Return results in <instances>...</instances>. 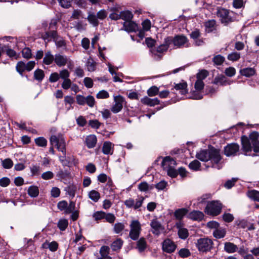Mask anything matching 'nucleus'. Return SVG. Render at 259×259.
<instances>
[{
  "instance_id": "nucleus-1",
  "label": "nucleus",
  "mask_w": 259,
  "mask_h": 259,
  "mask_svg": "<svg viewBox=\"0 0 259 259\" xmlns=\"http://www.w3.org/2000/svg\"><path fill=\"white\" fill-rule=\"evenodd\" d=\"M50 142L52 146L56 147L59 151L61 152L63 156L59 157L60 161L63 166H68L70 163V159H67L66 143L64 138L62 135H53L50 138Z\"/></svg>"
},
{
  "instance_id": "nucleus-2",
  "label": "nucleus",
  "mask_w": 259,
  "mask_h": 259,
  "mask_svg": "<svg viewBox=\"0 0 259 259\" xmlns=\"http://www.w3.org/2000/svg\"><path fill=\"white\" fill-rule=\"evenodd\" d=\"M196 157L202 161H211L215 164H218L222 159L220 151L214 148L208 150H202L197 153Z\"/></svg>"
},
{
  "instance_id": "nucleus-3",
  "label": "nucleus",
  "mask_w": 259,
  "mask_h": 259,
  "mask_svg": "<svg viewBox=\"0 0 259 259\" xmlns=\"http://www.w3.org/2000/svg\"><path fill=\"white\" fill-rule=\"evenodd\" d=\"M222 205L219 201L208 202L205 209V212L208 215L217 216L222 210Z\"/></svg>"
},
{
  "instance_id": "nucleus-4",
  "label": "nucleus",
  "mask_w": 259,
  "mask_h": 259,
  "mask_svg": "<svg viewBox=\"0 0 259 259\" xmlns=\"http://www.w3.org/2000/svg\"><path fill=\"white\" fill-rule=\"evenodd\" d=\"M130 227L129 237L134 241L138 240L142 230L140 223L138 220H133L130 225Z\"/></svg>"
},
{
  "instance_id": "nucleus-5",
  "label": "nucleus",
  "mask_w": 259,
  "mask_h": 259,
  "mask_svg": "<svg viewBox=\"0 0 259 259\" xmlns=\"http://www.w3.org/2000/svg\"><path fill=\"white\" fill-rule=\"evenodd\" d=\"M188 41L187 37L184 35H177L174 37L168 36L167 40V42L170 43V45L173 44L174 46L177 48L188 47V45L185 46V45H187Z\"/></svg>"
},
{
  "instance_id": "nucleus-6",
  "label": "nucleus",
  "mask_w": 259,
  "mask_h": 259,
  "mask_svg": "<svg viewBox=\"0 0 259 259\" xmlns=\"http://www.w3.org/2000/svg\"><path fill=\"white\" fill-rule=\"evenodd\" d=\"M196 245L198 249L201 252L209 251L212 248V241L207 238H200L197 240Z\"/></svg>"
},
{
  "instance_id": "nucleus-7",
  "label": "nucleus",
  "mask_w": 259,
  "mask_h": 259,
  "mask_svg": "<svg viewBox=\"0 0 259 259\" xmlns=\"http://www.w3.org/2000/svg\"><path fill=\"white\" fill-rule=\"evenodd\" d=\"M114 104L111 108V110L114 113H118L123 108V105L125 103V99L120 95L114 96Z\"/></svg>"
},
{
  "instance_id": "nucleus-8",
  "label": "nucleus",
  "mask_w": 259,
  "mask_h": 259,
  "mask_svg": "<svg viewBox=\"0 0 259 259\" xmlns=\"http://www.w3.org/2000/svg\"><path fill=\"white\" fill-rule=\"evenodd\" d=\"M217 16L221 22L225 24L232 21V18L230 15V12L225 9H220L218 11Z\"/></svg>"
},
{
  "instance_id": "nucleus-9",
  "label": "nucleus",
  "mask_w": 259,
  "mask_h": 259,
  "mask_svg": "<svg viewBox=\"0 0 259 259\" xmlns=\"http://www.w3.org/2000/svg\"><path fill=\"white\" fill-rule=\"evenodd\" d=\"M150 226L152 229V233L157 236L159 235L164 230V228L157 219H154L151 221Z\"/></svg>"
},
{
  "instance_id": "nucleus-10",
  "label": "nucleus",
  "mask_w": 259,
  "mask_h": 259,
  "mask_svg": "<svg viewBox=\"0 0 259 259\" xmlns=\"http://www.w3.org/2000/svg\"><path fill=\"white\" fill-rule=\"evenodd\" d=\"M177 246L170 239H166L162 243V249L167 253H172L176 249Z\"/></svg>"
},
{
  "instance_id": "nucleus-11",
  "label": "nucleus",
  "mask_w": 259,
  "mask_h": 259,
  "mask_svg": "<svg viewBox=\"0 0 259 259\" xmlns=\"http://www.w3.org/2000/svg\"><path fill=\"white\" fill-rule=\"evenodd\" d=\"M239 149V145L235 143L228 144L225 147L224 153L227 156H234L238 152Z\"/></svg>"
},
{
  "instance_id": "nucleus-12",
  "label": "nucleus",
  "mask_w": 259,
  "mask_h": 259,
  "mask_svg": "<svg viewBox=\"0 0 259 259\" xmlns=\"http://www.w3.org/2000/svg\"><path fill=\"white\" fill-rule=\"evenodd\" d=\"M259 133L256 132L251 133L248 138L252 145L253 151L255 152H259V141L258 140Z\"/></svg>"
},
{
  "instance_id": "nucleus-13",
  "label": "nucleus",
  "mask_w": 259,
  "mask_h": 259,
  "mask_svg": "<svg viewBox=\"0 0 259 259\" xmlns=\"http://www.w3.org/2000/svg\"><path fill=\"white\" fill-rule=\"evenodd\" d=\"M167 37L165 38L164 42L162 44L159 45L158 47L155 48H152L151 49V52L154 55H156L157 53H162L166 52L170 45V43L167 42Z\"/></svg>"
},
{
  "instance_id": "nucleus-14",
  "label": "nucleus",
  "mask_w": 259,
  "mask_h": 259,
  "mask_svg": "<svg viewBox=\"0 0 259 259\" xmlns=\"http://www.w3.org/2000/svg\"><path fill=\"white\" fill-rule=\"evenodd\" d=\"M69 61V59L65 55L56 54L55 55L54 62L58 67L65 66Z\"/></svg>"
},
{
  "instance_id": "nucleus-15",
  "label": "nucleus",
  "mask_w": 259,
  "mask_h": 259,
  "mask_svg": "<svg viewBox=\"0 0 259 259\" xmlns=\"http://www.w3.org/2000/svg\"><path fill=\"white\" fill-rule=\"evenodd\" d=\"M177 165L176 160L170 156L165 157L161 163V166L163 169H167L172 167H175Z\"/></svg>"
},
{
  "instance_id": "nucleus-16",
  "label": "nucleus",
  "mask_w": 259,
  "mask_h": 259,
  "mask_svg": "<svg viewBox=\"0 0 259 259\" xmlns=\"http://www.w3.org/2000/svg\"><path fill=\"white\" fill-rule=\"evenodd\" d=\"M183 224L181 221H179L176 224V226L178 229V235L180 238L185 239L188 236V230L183 228Z\"/></svg>"
},
{
  "instance_id": "nucleus-17",
  "label": "nucleus",
  "mask_w": 259,
  "mask_h": 259,
  "mask_svg": "<svg viewBox=\"0 0 259 259\" xmlns=\"http://www.w3.org/2000/svg\"><path fill=\"white\" fill-rule=\"evenodd\" d=\"M213 83L215 84H220L221 85H226L227 84H230L231 81L229 80L224 75H220L216 76L213 81Z\"/></svg>"
},
{
  "instance_id": "nucleus-18",
  "label": "nucleus",
  "mask_w": 259,
  "mask_h": 259,
  "mask_svg": "<svg viewBox=\"0 0 259 259\" xmlns=\"http://www.w3.org/2000/svg\"><path fill=\"white\" fill-rule=\"evenodd\" d=\"M241 143L242 145L243 150L246 152H250L251 151L252 145L250 140L247 137L242 136L241 138Z\"/></svg>"
},
{
  "instance_id": "nucleus-19",
  "label": "nucleus",
  "mask_w": 259,
  "mask_h": 259,
  "mask_svg": "<svg viewBox=\"0 0 259 259\" xmlns=\"http://www.w3.org/2000/svg\"><path fill=\"white\" fill-rule=\"evenodd\" d=\"M114 145L110 142H105L102 147V152L106 155H112L113 153Z\"/></svg>"
},
{
  "instance_id": "nucleus-20",
  "label": "nucleus",
  "mask_w": 259,
  "mask_h": 259,
  "mask_svg": "<svg viewBox=\"0 0 259 259\" xmlns=\"http://www.w3.org/2000/svg\"><path fill=\"white\" fill-rule=\"evenodd\" d=\"M141 102L146 105L149 106H154L155 105H158L160 101L157 98L150 99L148 97H145L141 99Z\"/></svg>"
},
{
  "instance_id": "nucleus-21",
  "label": "nucleus",
  "mask_w": 259,
  "mask_h": 259,
  "mask_svg": "<svg viewBox=\"0 0 259 259\" xmlns=\"http://www.w3.org/2000/svg\"><path fill=\"white\" fill-rule=\"evenodd\" d=\"M174 89L179 91L181 95H185L188 93L187 83L186 81L182 82L175 84Z\"/></svg>"
},
{
  "instance_id": "nucleus-22",
  "label": "nucleus",
  "mask_w": 259,
  "mask_h": 259,
  "mask_svg": "<svg viewBox=\"0 0 259 259\" xmlns=\"http://www.w3.org/2000/svg\"><path fill=\"white\" fill-rule=\"evenodd\" d=\"M124 30L128 32L135 31L138 28L136 23L131 20L124 22L123 23Z\"/></svg>"
},
{
  "instance_id": "nucleus-23",
  "label": "nucleus",
  "mask_w": 259,
  "mask_h": 259,
  "mask_svg": "<svg viewBox=\"0 0 259 259\" xmlns=\"http://www.w3.org/2000/svg\"><path fill=\"white\" fill-rule=\"evenodd\" d=\"M188 217L189 219L195 221H201L204 217V214L202 212L197 210H194L191 212Z\"/></svg>"
},
{
  "instance_id": "nucleus-24",
  "label": "nucleus",
  "mask_w": 259,
  "mask_h": 259,
  "mask_svg": "<svg viewBox=\"0 0 259 259\" xmlns=\"http://www.w3.org/2000/svg\"><path fill=\"white\" fill-rule=\"evenodd\" d=\"M136 248L139 251L141 252L144 251L147 247V244L146 239L144 237L140 238L136 242Z\"/></svg>"
},
{
  "instance_id": "nucleus-25",
  "label": "nucleus",
  "mask_w": 259,
  "mask_h": 259,
  "mask_svg": "<svg viewBox=\"0 0 259 259\" xmlns=\"http://www.w3.org/2000/svg\"><path fill=\"white\" fill-rule=\"evenodd\" d=\"M85 143L89 148L95 147L97 143L96 137L93 135L88 136L86 138Z\"/></svg>"
},
{
  "instance_id": "nucleus-26",
  "label": "nucleus",
  "mask_w": 259,
  "mask_h": 259,
  "mask_svg": "<svg viewBox=\"0 0 259 259\" xmlns=\"http://www.w3.org/2000/svg\"><path fill=\"white\" fill-rule=\"evenodd\" d=\"M41 247L45 249L49 248L51 251L54 252L57 250L58 244L55 241L50 243L46 241L42 244Z\"/></svg>"
},
{
  "instance_id": "nucleus-27",
  "label": "nucleus",
  "mask_w": 259,
  "mask_h": 259,
  "mask_svg": "<svg viewBox=\"0 0 259 259\" xmlns=\"http://www.w3.org/2000/svg\"><path fill=\"white\" fill-rule=\"evenodd\" d=\"M0 49L2 53H5L9 57L11 58L16 56V52L13 49H11L7 45H4L0 47Z\"/></svg>"
},
{
  "instance_id": "nucleus-28",
  "label": "nucleus",
  "mask_w": 259,
  "mask_h": 259,
  "mask_svg": "<svg viewBox=\"0 0 259 259\" xmlns=\"http://www.w3.org/2000/svg\"><path fill=\"white\" fill-rule=\"evenodd\" d=\"M188 212V209L185 208L178 209L175 211L174 216L179 221H181V220Z\"/></svg>"
},
{
  "instance_id": "nucleus-29",
  "label": "nucleus",
  "mask_w": 259,
  "mask_h": 259,
  "mask_svg": "<svg viewBox=\"0 0 259 259\" xmlns=\"http://www.w3.org/2000/svg\"><path fill=\"white\" fill-rule=\"evenodd\" d=\"M237 245L231 242H226L224 245V250L229 253H232L237 251Z\"/></svg>"
},
{
  "instance_id": "nucleus-30",
  "label": "nucleus",
  "mask_w": 259,
  "mask_h": 259,
  "mask_svg": "<svg viewBox=\"0 0 259 259\" xmlns=\"http://www.w3.org/2000/svg\"><path fill=\"white\" fill-rule=\"evenodd\" d=\"M55 56H53L51 51H49L45 53L43 59V63L47 65L51 64L54 61Z\"/></svg>"
},
{
  "instance_id": "nucleus-31",
  "label": "nucleus",
  "mask_w": 259,
  "mask_h": 259,
  "mask_svg": "<svg viewBox=\"0 0 259 259\" xmlns=\"http://www.w3.org/2000/svg\"><path fill=\"white\" fill-rule=\"evenodd\" d=\"M240 73L246 77H250L255 73V70L253 68L247 67L240 70Z\"/></svg>"
},
{
  "instance_id": "nucleus-32",
  "label": "nucleus",
  "mask_w": 259,
  "mask_h": 259,
  "mask_svg": "<svg viewBox=\"0 0 259 259\" xmlns=\"http://www.w3.org/2000/svg\"><path fill=\"white\" fill-rule=\"evenodd\" d=\"M123 243V241L121 238H117L112 242L111 247L114 251H119L121 248Z\"/></svg>"
},
{
  "instance_id": "nucleus-33",
  "label": "nucleus",
  "mask_w": 259,
  "mask_h": 259,
  "mask_svg": "<svg viewBox=\"0 0 259 259\" xmlns=\"http://www.w3.org/2000/svg\"><path fill=\"white\" fill-rule=\"evenodd\" d=\"M226 234V229L220 227L214 230L213 232V236L217 239H221L224 237Z\"/></svg>"
},
{
  "instance_id": "nucleus-34",
  "label": "nucleus",
  "mask_w": 259,
  "mask_h": 259,
  "mask_svg": "<svg viewBox=\"0 0 259 259\" xmlns=\"http://www.w3.org/2000/svg\"><path fill=\"white\" fill-rule=\"evenodd\" d=\"M28 194L31 197H36L39 194V189L37 186H31L28 188Z\"/></svg>"
},
{
  "instance_id": "nucleus-35",
  "label": "nucleus",
  "mask_w": 259,
  "mask_h": 259,
  "mask_svg": "<svg viewBox=\"0 0 259 259\" xmlns=\"http://www.w3.org/2000/svg\"><path fill=\"white\" fill-rule=\"evenodd\" d=\"M45 77V73L42 70L37 69L34 72V78L38 81H41Z\"/></svg>"
},
{
  "instance_id": "nucleus-36",
  "label": "nucleus",
  "mask_w": 259,
  "mask_h": 259,
  "mask_svg": "<svg viewBox=\"0 0 259 259\" xmlns=\"http://www.w3.org/2000/svg\"><path fill=\"white\" fill-rule=\"evenodd\" d=\"M120 14L121 15L120 19L124 20L125 22L131 20L133 18V14L129 11H121Z\"/></svg>"
},
{
  "instance_id": "nucleus-37",
  "label": "nucleus",
  "mask_w": 259,
  "mask_h": 259,
  "mask_svg": "<svg viewBox=\"0 0 259 259\" xmlns=\"http://www.w3.org/2000/svg\"><path fill=\"white\" fill-rule=\"evenodd\" d=\"M247 196L254 201L259 202V191L255 190L249 191L247 192Z\"/></svg>"
},
{
  "instance_id": "nucleus-38",
  "label": "nucleus",
  "mask_w": 259,
  "mask_h": 259,
  "mask_svg": "<svg viewBox=\"0 0 259 259\" xmlns=\"http://www.w3.org/2000/svg\"><path fill=\"white\" fill-rule=\"evenodd\" d=\"M215 25V21L214 20H208L204 24L206 30L208 32H211L214 29Z\"/></svg>"
},
{
  "instance_id": "nucleus-39",
  "label": "nucleus",
  "mask_w": 259,
  "mask_h": 259,
  "mask_svg": "<svg viewBox=\"0 0 259 259\" xmlns=\"http://www.w3.org/2000/svg\"><path fill=\"white\" fill-rule=\"evenodd\" d=\"M89 197L94 202H97L100 198V194L96 190H92L89 193Z\"/></svg>"
},
{
  "instance_id": "nucleus-40",
  "label": "nucleus",
  "mask_w": 259,
  "mask_h": 259,
  "mask_svg": "<svg viewBox=\"0 0 259 259\" xmlns=\"http://www.w3.org/2000/svg\"><path fill=\"white\" fill-rule=\"evenodd\" d=\"M241 58V54L240 53L236 52H232L229 54L227 56V59L231 61L235 62L239 60Z\"/></svg>"
},
{
  "instance_id": "nucleus-41",
  "label": "nucleus",
  "mask_w": 259,
  "mask_h": 259,
  "mask_svg": "<svg viewBox=\"0 0 259 259\" xmlns=\"http://www.w3.org/2000/svg\"><path fill=\"white\" fill-rule=\"evenodd\" d=\"M16 69L21 75L26 70L25 63L23 61H19L16 65Z\"/></svg>"
},
{
  "instance_id": "nucleus-42",
  "label": "nucleus",
  "mask_w": 259,
  "mask_h": 259,
  "mask_svg": "<svg viewBox=\"0 0 259 259\" xmlns=\"http://www.w3.org/2000/svg\"><path fill=\"white\" fill-rule=\"evenodd\" d=\"M125 228L124 224L122 223H116L113 227V231L115 234H119Z\"/></svg>"
},
{
  "instance_id": "nucleus-43",
  "label": "nucleus",
  "mask_w": 259,
  "mask_h": 259,
  "mask_svg": "<svg viewBox=\"0 0 259 259\" xmlns=\"http://www.w3.org/2000/svg\"><path fill=\"white\" fill-rule=\"evenodd\" d=\"M201 166L200 162L197 160H194L191 162L189 164V167L194 171H197L200 169Z\"/></svg>"
},
{
  "instance_id": "nucleus-44",
  "label": "nucleus",
  "mask_w": 259,
  "mask_h": 259,
  "mask_svg": "<svg viewBox=\"0 0 259 259\" xmlns=\"http://www.w3.org/2000/svg\"><path fill=\"white\" fill-rule=\"evenodd\" d=\"M22 55L24 58L26 59H31L32 57V54L31 53V50L29 48H24L22 51Z\"/></svg>"
},
{
  "instance_id": "nucleus-45",
  "label": "nucleus",
  "mask_w": 259,
  "mask_h": 259,
  "mask_svg": "<svg viewBox=\"0 0 259 259\" xmlns=\"http://www.w3.org/2000/svg\"><path fill=\"white\" fill-rule=\"evenodd\" d=\"M68 225L67 220L65 219H60L57 224L58 227L61 231H64Z\"/></svg>"
},
{
  "instance_id": "nucleus-46",
  "label": "nucleus",
  "mask_w": 259,
  "mask_h": 259,
  "mask_svg": "<svg viewBox=\"0 0 259 259\" xmlns=\"http://www.w3.org/2000/svg\"><path fill=\"white\" fill-rule=\"evenodd\" d=\"M97 18V16L95 15L90 14L88 16L87 19L93 26H97L99 24Z\"/></svg>"
},
{
  "instance_id": "nucleus-47",
  "label": "nucleus",
  "mask_w": 259,
  "mask_h": 259,
  "mask_svg": "<svg viewBox=\"0 0 259 259\" xmlns=\"http://www.w3.org/2000/svg\"><path fill=\"white\" fill-rule=\"evenodd\" d=\"M225 61V58L221 55L214 56L212 59V61L215 65H221Z\"/></svg>"
},
{
  "instance_id": "nucleus-48",
  "label": "nucleus",
  "mask_w": 259,
  "mask_h": 259,
  "mask_svg": "<svg viewBox=\"0 0 259 259\" xmlns=\"http://www.w3.org/2000/svg\"><path fill=\"white\" fill-rule=\"evenodd\" d=\"M35 144L39 147H45L47 145V141L44 137H39L35 139Z\"/></svg>"
},
{
  "instance_id": "nucleus-49",
  "label": "nucleus",
  "mask_w": 259,
  "mask_h": 259,
  "mask_svg": "<svg viewBox=\"0 0 259 259\" xmlns=\"http://www.w3.org/2000/svg\"><path fill=\"white\" fill-rule=\"evenodd\" d=\"M164 170L167 172V175L171 178H176L178 175L175 167H172Z\"/></svg>"
},
{
  "instance_id": "nucleus-50",
  "label": "nucleus",
  "mask_w": 259,
  "mask_h": 259,
  "mask_svg": "<svg viewBox=\"0 0 259 259\" xmlns=\"http://www.w3.org/2000/svg\"><path fill=\"white\" fill-rule=\"evenodd\" d=\"M105 212L102 211H98L93 214V217L96 221H98L104 219L105 217Z\"/></svg>"
},
{
  "instance_id": "nucleus-51",
  "label": "nucleus",
  "mask_w": 259,
  "mask_h": 259,
  "mask_svg": "<svg viewBox=\"0 0 259 259\" xmlns=\"http://www.w3.org/2000/svg\"><path fill=\"white\" fill-rule=\"evenodd\" d=\"M159 88L156 86H152L147 91V94L149 96L153 97L158 94Z\"/></svg>"
},
{
  "instance_id": "nucleus-52",
  "label": "nucleus",
  "mask_w": 259,
  "mask_h": 259,
  "mask_svg": "<svg viewBox=\"0 0 259 259\" xmlns=\"http://www.w3.org/2000/svg\"><path fill=\"white\" fill-rule=\"evenodd\" d=\"M59 75L60 78L65 80L69 78L70 72L68 70L64 69L60 71Z\"/></svg>"
},
{
  "instance_id": "nucleus-53",
  "label": "nucleus",
  "mask_w": 259,
  "mask_h": 259,
  "mask_svg": "<svg viewBox=\"0 0 259 259\" xmlns=\"http://www.w3.org/2000/svg\"><path fill=\"white\" fill-rule=\"evenodd\" d=\"M110 248L107 246H103L101 247L100 253L103 257H107Z\"/></svg>"
},
{
  "instance_id": "nucleus-54",
  "label": "nucleus",
  "mask_w": 259,
  "mask_h": 259,
  "mask_svg": "<svg viewBox=\"0 0 259 259\" xmlns=\"http://www.w3.org/2000/svg\"><path fill=\"white\" fill-rule=\"evenodd\" d=\"M30 169L32 176H37L39 175L40 172V167L39 166L33 165L30 167Z\"/></svg>"
},
{
  "instance_id": "nucleus-55",
  "label": "nucleus",
  "mask_w": 259,
  "mask_h": 259,
  "mask_svg": "<svg viewBox=\"0 0 259 259\" xmlns=\"http://www.w3.org/2000/svg\"><path fill=\"white\" fill-rule=\"evenodd\" d=\"M87 67L88 71H93L96 69V63L92 59H89L87 62Z\"/></svg>"
},
{
  "instance_id": "nucleus-56",
  "label": "nucleus",
  "mask_w": 259,
  "mask_h": 259,
  "mask_svg": "<svg viewBox=\"0 0 259 259\" xmlns=\"http://www.w3.org/2000/svg\"><path fill=\"white\" fill-rule=\"evenodd\" d=\"M95 103V100L93 96L89 95L85 98V104L89 107H93Z\"/></svg>"
},
{
  "instance_id": "nucleus-57",
  "label": "nucleus",
  "mask_w": 259,
  "mask_h": 259,
  "mask_svg": "<svg viewBox=\"0 0 259 259\" xmlns=\"http://www.w3.org/2000/svg\"><path fill=\"white\" fill-rule=\"evenodd\" d=\"M13 161L9 158L5 159L2 162L3 166L5 168L9 169L13 166Z\"/></svg>"
},
{
  "instance_id": "nucleus-58",
  "label": "nucleus",
  "mask_w": 259,
  "mask_h": 259,
  "mask_svg": "<svg viewBox=\"0 0 259 259\" xmlns=\"http://www.w3.org/2000/svg\"><path fill=\"white\" fill-rule=\"evenodd\" d=\"M225 73L227 76L232 77L235 75L236 73V70L233 67H229L226 68Z\"/></svg>"
},
{
  "instance_id": "nucleus-59",
  "label": "nucleus",
  "mask_w": 259,
  "mask_h": 259,
  "mask_svg": "<svg viewBox=\"0 0 259 259\" xmlns=\"http://www.w3.org/2000/svg\"><path fill=\"white\" fill-rule=\"evenodd\" d=\"M208 75V72L206 70H202L199 72L197 74V79H201L203 81V79H205Z\"/></svg>"
},
{
  "instance_id": "nucleus-60",
  "label": "nucleus",
  "mask_w": 259,
  "mask_h": 259,
  "mask_svg": "<svg viewBox=\"0 0 259 259\" xmlns=\"http://www.w3.org/2000/svg\"><path fill=\"white\" fill-rule=\"evenodd\" d=\"M109 93L105 90L100 91L96 95L98 99H107L109 98Z\"/></svg>"
},
{
  "instance_id": "nucleus-61",
  "label": "nucleus",
  "mask_w": 259,
  "mask_h": 259,
  "mask_svg": "<svg viewBox=\"0 0 259 259\" xmlns=\"http://www.w3.org/2000/svg\"><path fill=\"white\" fill-rule=\"evenodd\" d=\"M105 219L106 222L112 224L115 221L116 218L115 215L111 213H105V217L104 218Z\"/></svg>"
},
{
  "instance_id": "nucleus-62",
  "label": "nucleus",
  "mask_w": 259,
  "mask_h": 259,
  "mask_svg": "<svg viewBox=\"0 0 259 259\" xmlns=\"http://www.w3.org/2000/svg\"><path fill=\"white\" fill-rule=\"evenodd\" d=\"M210 194H205L202 195L201 197L197 198L198 203H204L206 200L209 199L211 198Z\"/></svg>"
},
{
  "instance_id": "nucleus-63",
  "label": "nucleus",
  "mask_w": 259,
  "mask_h": 259,
  "mask_svg": "<svg viewBox=\"0 0 259 259\" xmlns=\"http://www.w3.org/2000/svg\"><path fill=\"white\" fill-rule=\"evenodd\" d=\"M72 83L71 80L68 78L66 79L63 80L61 87L64 90H68L71 87Z\"/></svg>"
},
{
  "instance_id": "nucleus-64",
  "label": "nucleus",
  "mask_w": 259,
  "mask_h": 259,
  "mask_svg": "<svg viewBox=\"0 0 259 259\" xmlns=\"http://www.w3.org/2000/svg\"><path fill=\"white\" fill-rule=\"evenodd\" d=\"M59 78V73L57 72H53L51 74L49 80L51 82H57Z\"/></svg>"
}]
</instances>
